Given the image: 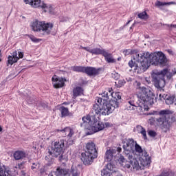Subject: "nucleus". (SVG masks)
I'll return each mask as SVG.
<instances>
[{"instance_id":"nucleus-1","label":"nucleus","mask_w":176,"mask_h":176,"mask_svg":"<svg viewBox=\"0 0 176 176\" xmlns=\"http://www.w3.org/2000/svg\"><path fill=\"white\" fill-rule=\"evenodd\" d=\"M135 146V142L133 139H127L124 145V153L126 154L127 159L129 161H127L123 155H121L118 160L120 164L124 167V168H133V171H138L140 170H144V167L149 166L151 164V157L148 155V153L144 152V155L140 157L139 160L142 166H140V163L137 159L133 157L131 152H134V146Z\"/></svg>"},{"instance_id":"nucleus-2","label":"nucleus","mask_w":176,"mask_h":176,"mask_svg":"<svg viewBox=\"0 0 176 176\" xmlns=\"http://www.w3.org/2000/svg\"><path fill=\"white\" fill-rule=\"evenodd\" d=\"M133 60L137 63L134 68L135 74H142L151 65H166L167 64V57L162 52H158L154 54L151 59L149 52L135 53L133 54Z\"/></svg>"},{"instance_id":"nucleus-3","label":"nucleus","mask_w":176,"mask_h":176,"mask_svg":"<svg viewBox=\"0 0 176 176\" xmlns=\"http://www.w3.org/2000/svg\"><path fill=\"white\" fill-rule=\"evenodd\" d=\"M170 110H161L159 111L160 117L156 118L155 123L158 127L162 130L164 133H168L173 126V123L175 122V117L170 116Z\"/></svg>"},{"instance_id":"nucleus-4","label":"nucleus","mask_w":176,"mask_h":176,"mask_svg":"<svg viewBox=\"0 0 176 176\" xmlns=\"http://www.w3.org/2000/svg\"><path fill=\"white\" fill-rule=\"evenodd\" d=\"M82 120L83 123H87L89 125L85 126V130H87V135H91V134L104 130V122L98 121V119L96 116L91 115L90 113L82 117Z\"/></svg>"},{"instance_id":"nucleus-5","label":"nucleus","mask_w":176,"mask_h":176,"mask_svg":"<svg viewBox=\"0 0 176 176\" xmlns=\"http://www.w3.org/2000/svg\"><path fill=\"white\" fill-rule=\"evenodd\" d=\"M54 25L52 23H45V21H34L31 24V28L34 32H42V36L45 35H50Z\"/></svg>"},{"instance_id":"nucleus-6","label":"nucleus","mask_w":176,"mask_h":176,"mask_svg":"<svg viewBox=\"0 0 176 176\" xmlns=\"http://www.w3.org/2000/svg\"><path fill=\"white\" fill-rule=\"evenodd\" d=\"M80 49H82L83 50H86L88 53H91V54H94L95 56H103L105 61L108 63H116V60L113 58L112 56V54L107 52L105 49H100L98 47L90 49L89 47H83L82 45L80 46Z\"/></svg>"},{"instance_id":"nucleus-7","label":"nucleus","mask_w":176,"mask_h":176,"mask_svg":"<svg viewBox=\"0 0 176 176\" xmlns=\"http://www.w3.org/2000/svg\"><path fill=\"white\" fill-rule=\"evenodd\" d=\"M67 148L68 145L67 144V140L59 139L52 144L50 149L53 151L55 156H58V160L59 162H61L63 157H64V153Z\"/></svg>"},{"instance_id":"nucleus-8","label":"nucleus","mask_w":176,"mask_h":176,"mask_svg":"<svg viewBox=\"0 0 176 176\" xmlns=\"http://www.w3.org/2000/svg\"><path fill=\"white\" fill-rule=\"evenodd\" d=\"M167 72H168V69H164L160 72H153L151 77L155 87L157 89H163V87L166 86V80L164 79V76L167 75Z\"/></svg>"},{"instance_id":"nucleus-9","label":"nucleus","mask_w":176,"mask_h":176,"mask_svg":"<svg viewBox=\"0 0 176 176\" xmlns=\"http://www.w3.org/2000/svg\"><path fill=\"white\" fill-rule=\"evenodd\" d=\"M116 108H119V102L117 100H109V102H103L102 105V116H107V115H111Z\"/></svg>"},{"instance_id":"nucleus-10","label":"nucleus","mask_w":176,"mask_h":176,"mask_svg":"<svg viewBox=\"0 0 176 176\" xmlns=\"http://www.w3.org/2000/svg\"><path fill=\"white\" fill-rule=\"evenodd\" d=\"M138 97H139L140 100L144 102V104L145 102H146V104H150L151 105L154 104L153 100L155 98H153V93L148 89L143 88L142 93H140Z\"/></svg>"},{"instance_id":"nucleus-11","label":"nucleus","mask_w":176,"mask_h":176,"mask_svg":"<svg viewBox=\"0 0 176 176\" xmlns=\"http://www.w3.org/2000/svg\"><path fill=\"white\" fill-rule=\"evenodd\" d=\"M97 156L86 151L81 153V161L85 166H90L94 162V159H97Z\"/></svg>"},{"instance_id":"nucleus-12","label":"nucleus","mask_w":176,"mask_h":176,"mask_svg":"<svg viewBox=\"0 0 176 176\" xmlns=\"http://www.w3.org/2000/svg\"><path fill=\"white\" fill-rule=\"evenodd\" d=\"M67 80L62 77H58L56 75H54L52 78V81L55 82L54 84V89H60V87H63L64 85H65V81Z\"/></svg>"},{"instance_id":"nucleus-13","label":"nucleus","mask_w":176,"mask_h":176,"mask_svg":"<svg viewBox=\"0 0 176 176\" xmlns=\"http://www.w3.org/2000/svg\"><path fill=\"white\" fill-rule=\"evenodd\" d=\"M102 69L101 67L97 69L93 67H85L84 74H86L88 76H97V75H100Z\"/></svg>"},{"instance_id":"nucleus-14","label":"nucleus","mask_w":176,"mask_h":176,"mask_svg":"<svg viewBox=\"0 0 176 176\" xmlns=\"http://www.w3.org/2000/svg\"><path fill=\"white\" fill-rule=\"evenodd\" d=\"M31 6L35 8H41V9H46L47 10H49V12H52V10H53V7H52V6H47V4L42 2L41 0H34Z\"/></svg>"},{"instance_id":"nucleus-15","label":"nucleus","mask_w":176,"mask_h":176,"mask_svg":"<svg viewBox=\"0 0 176 176\" xmlns=\"http://www.w3.org/2000/svg\"><path fill=\"white\" fill-rule=\"evenodd\" d=\"M160 100H162V98L165 100V102L167 105H173V104H175V105H176L175 95L160 94Z\"/></svg>"},{"instance_id":"nucleus-16","label":"nucleus","mask_w":176,"mask_h":176,"mask_svg":"<svg viewBox=\"0 0 176 176\" xmlns=\"http://www.w3.org/2000/svg\"><path fill=\"white\" fill-rule=\"evenodd\" d=\"M85 152L91 153V155H94V156H98V151H97V148H96V144L92 141L87 143Z\"/></svg>"},{"instance_id":"nucleus-17","label":"nucleus","mask_w":176,"mask_h":176,"mask_svg":"<svg viewBox=\"0 0 176 176\" xmlns=\"http://www.w3.org/2000/svg\"><path fill=\"white\" fill-rule=\"evenodd\" d=\"M113 168H115V165L112 162L108 163L104 168L101 170L102 176H111L112 173H113Z\"/></svg>"},{"instance_id":"nucleus-18","label":"nucleus","mask_w":176,"mask_h":176,"mask_svg":"<svg viewBox=\"0 0 176 176\" xmlns=\"http://www.w3.org/2000/svg\"><path fill=\"white\" fill-rule=\"evenodd\" d=\"M90 115H91L92 116H96H96H101V113H102V107L101 108V107H100V104L95 103L93 105V108L91 109V111L89 112Z\"/></svg>"},{"instance_id":"nucleus-19","label":"nucleus","mask_w":176,"mask_h":176,"mask_svg":"<svg viewBox=\"0 0 176 176\" xmlns=\"http://www.w3.org/2000/svg\"><path fill=\"white\" fill-rule=\"evenodd\" d=\"M54 157H58V156H56L53 150L48 148L47 155L45 157V160L49 163V164H52L54 161Z\"/></svg>"},{"instance_id":"nucleus-20","label":"nucleus","mask_w":176,"mask_h":176,"mask_svg":"<svg viewBox=\"0 0 176 176\" xmlns=\"http://www.w3.org/2000/svg\"><path fill=\"white\" fill-rule=\"evenodd\" d=\"M58 132L65 133V135H66L68 138H72L74 134H75V131H74V129L70 126H66L63 129H58Z\"/></svg>"},{"instance_id":"nucleus-21","label":"nucleus","mask_w":176,"mask_h":176,"mask_svg":"<svg viewBox=\"0 0 176 176\" xmlns=\"http://www.w3.org/2000/svg\"><path fill=\"white\" fill-rule=\"evenodd\" d=\"M115 153H116V149L115 148L107 150L104 155L105 162H111L112 159H113V155H115Z\"/></svg>"},{"instance_id":"nucleus-22","label":"nucleus","mask_w":176,"mask_h":176,"mask_svg":"<svg viewBox=\"0 0 176 176\" xmlns=\"http://www.w3.org/2000/svg\"><path fill=\"white\" fill-rule=\"evenodd\" d=\"M7 65H13L14 63L19 61V56H17V51H14L12 53V56H8Z\"/></svg>"},{"instance_id":"nucleus-23","label":"nucleus","mask_w":176,"mask_h":176,"mask_svg":"<svg viewBox=\"0 0 176 176\" xmlns=\"http://www.w3.org/2000/svg\"><path fill=\"white\" fill-rule=\"evenodd\" d=\"M15 160H21L27 157V153L23 151H16L13 154Z\"/></svg>"},{"instance_id":"nucleus-24","label":"nucleus","mask_w":176,"mask_h":176,"mask_svg":"<svg viewBox=\"0 0 176 176\" xmlns=\"http://www.w3.org/2000/svg\"><path fill=\"white\" fill-rule=\"evenodd\" d=\"M109 93L111 97H112V98H114L110 100V101H117L118 102V100H120L122 98V96H120V92H113V89L112 88H109Z\"/></svg>"},{"instance_id":"nucleus-25","label":"nucleus","mask_w":176,"mask_h":176,"mask_svg":"<svg viewBox=\"0 0 176 176\" xmlns=\"http://www.w3.org/2000/svg\"><path fill=\"white\" fill-rule=\"evenodd\" d=\"M83 88L81 87H76L75 88L73 89V97L75 100L76 97H80V96H83Z\"/></svg>"},{"instance_id":"nucleus-26","label":"nucleus","mask_w":176,"mask_h":176,"mask_svg":"<svg viewBox=\"0 0 176 176\" xmlns=\"http://www.w3.org/2000/svg\"><path fill=\"white\" fill-rule=\"evenodd\" d=\"M59 111L61 113V118H67V116H72V113L69 112L68 108L61 106L59 108Z\"/></svg>"},{"instance_id":"nucleus-27","label":"nucleus","mask_w":176,"mask_h":176,"mask_svg":"<svg viewBox=\"0 0 176 176\" xmlns=\"http://www.w3.org/2000/svg\"><path fill=\"white\" fill-rule=\"evenodd\" d=\"M9 169L6 168V166L0 163V176H9Z\"/></svg>"},{"instance_id":"nucleus-28","label":"nucleus","mask_w":176,"mask_h":176,"mask_svg":"<svg viewBox=\"0 0 176 176\" xmlns=\"http://www.w3.org/2000/svg\"><path fill=\"white\" fill-rule=\"evenodd\" d=\"M127 107H129V109H134L135 107V100H134V96H132L131 99H128L126 101Z\"/></svg>"},{"instance_id":"nucleus-29","label":"nucleus","mask_w":176,"mask_h":176,"mask_svg":"<svg viewBox=\"0 0 176 176\" xmlns=\"http://www.w3.org/2000/svg\"><path fill=\"white\" fill-rule=\"evenodd\" d=\"M71 176H80V170L78 168V166H72L70 170Z\"/></svg>"},{"instance_id":"nucleus-30","label":"nucleus","mask_w":176,"mask_h":176,"mask_svg":"<svg viewBox=\"0 0 176 176\" xmlns=\"http://www.w3.org/2000/svg\"><path fill=\"white\" fill-rule=\"evenodd\" d=\"M56 176H65L68 174V171L65 169L60 168V167L57 168L55 171Z\"/></svg>"},{"instance_id":"nucleus-31","label":"nucleus","mask_w":176,"mask_h":176,"mask_svg":"<svg viewBox=\"0 0 176 176\" xmlns=\"http://www.w3.org/2000/svg\"><path fill=\"white\" fill-rule=\"evenodd\" d=\"M85 67L83 66H72L70 67V69H72V71H74V72H81L82 74H85Z\"/></svg>"},{"instance_id":"nucleus-32","label":"nucleus","mask_w":176,"mask_h":176,"mask_svg":"<svg viewBox=\"0 0 176 176\" xmlns=\"http://www.w3.org/2000/svg\"><path fill=\"white\" fill-rule=\"evenodd\" d=\"M166 5H175V2L170 1V2H162L160 1H157L155 3V6L157 8H160V6H166Z\"/></svg>"},{"instance_id":"nucleus-33","label":"nucleus","mask_w":176,"mask_h":176,"mask_svg":"<svg viewBox=\"0 0 176 176\" xmlns=\"http://www.w3.org/2000/svg\"><path fill=\"white\" fill-rule=\"evenodd\" d=\"M102 97L103 98V102H108V100H109V97H111V95L109 94V88H108V89L102 93Z\"/></svg>"},{"instance_id":"nucleus-34","label":"nucleus","mask_w":176,"mask_h":176,"mask_svg":"<svg viewBox=\"0 0 176 176\" xmlns=\"http://www.w3.org/2000/svg\"><path fill=\"white\" fill-rule=\"evenodd\" d=\"M134 148L135 152H137L138 153H142L144 152V150H142V147H141L140 144H137V142H135Z\"/></svg>"},{"instance_id":"nucleus-35","label":"nucleus","mask_w":176,"mask_h":176,"mask_svg":"<svg viewBox=\"0 0 176 176\" xmlns=\"http://www.w3.org/2000/svg\"><path fill=\"white\" fill-rule=\"evenodd\" d=\"M138 16L139 19H141L142 20H146V19H148V14L146 11L139 13Z\"/></svg>"},{"instance_id":"nucleus-36","label":"nucleus","mask_w":176,"mask_h":176,"mask_svg":"<svg viewBox=\"0 0 176 176\" xmlns=\"http://www.w3.org/2000/svg\"><path fill=\"white\" fill-rule=\"evenodd\" d=\"M137 60H134V58L129 61L128 65L130 68H135L137 65Z\"/></svg>"},{"instance_id":"nucleus-37","label":"nucleus","mask_w":176,"mask_h":176,"mask_svg":"<svg viewBox=\"0 0 176 176\" xmlns=\"http://www.w3.org/2000/svg\"><path fill=\"white\" fill-rule=\"evenodd\" d=\"M117 87H123L126 85V80L124 79L119 80L118 82H116Z\"/></svg>"},{"instance_id":"nucleus-38","label":"nucleus","mask_w":176,"mask_h":176,"mask_svg":"<svg viewBox=\"0 0 176 176\" xmlns=\"http://www.w3.org/2000/svg\"><path fill=\"white\" fill-rule=\"evenodd\" d=\"M29 38L30 40H32V42H34V43H39V42H41V41H42V39L37 38L34 35H30Z\"/></svg>"},{"instance_id":"nucleus-39","label":"nucleus","mask_w":176,"mask_h":176,"mask_svg":"<svg viewBox=\"0 0 176 176\" xmlns=\"http://www.w3.org/2000/svg\"><path fill=\"white\" fill-rule=\"evenodd\" d=\"M74 144H75V142L74 140H72L71 138H69L68 140L66 141V145H67L68 148H69L71 145H74Z\"/></svg>"},{"instance_id":"nucleus-40","label":"nucleus","mask_w":176,"mask_h":176,"mask_svg":"<svg viewBox=\"0 0 176 176\" xmlns=\"http://www.w3.org/2000/svg\"><path fill=\"white\" fill-rule=\"evenodd\" d=\"M111 76L112 78H113V79H115V80H118V79L120 78V75L119 74V73H116V72H114L113 73H112Z\"/></svg>"},{"instance_id":"nucleus-41","label":"nucleus","mask_w":176,"mask_h":176,"mask_svg":"<svg viewBox=\"0 0 176 176\" xmlns=\"http://www.w3.org/2000/svg\"><path fill=\"white\" fill-rule=\"evenodd\" d=\"M148 134L150 137H152L153 138H155V137H156V135H157V133H156V131H153V130L148 131Z\"/></svg>"},{"instance_id":"nucleus-42","label":"nucleus","mask_w":176,"mask_h":176,"mask_svg":"<svg viewBox=\"0 0 176 176\" xmlns=\"http://www.w3.org/2000/svg\"><path fill=\"white\" fill-rule=\"evenodd\" d=\"M24 164H25V162L19 163L16 165V168H19V170H23V168H24Z\"/></svg>"},{"instance_id":"nucleus-43","label":"nucleus","mask_w":176,"mask_h":176,"mask_svg":"<svg viewBox=\"0 0 176 176\" xmlns=\"http://www.w3.org/2000/svg\"><path fill=\"white\" fill-rule=\"evenodd\" d=\"M140 134H142L144 140H148V137L146 136V131L145 129L141 131Z\"/></svg>"},{"instance_id":"nucleus-44","label":"nucleus","mask_w":176,"mask_h":176,"mask_svg":"<svg viewBox=\"0 0 176 176\" xmlns=\"http://www.w3.org/2000/svg\"><path fill=\"white\" fill-rule=\"evenodd\" d=\"M136 129L138 131V133H141V131H144V130H145L141 125L136 126Z\"/></svg>"},{"instance_id":"nucleus-45","label":"nucleus","mask_w":176,"mask_h":176,"mask_svg":"<svg viewBox=\"0 0 176 176\" xmlns=\"http://www.w3.org/2000/svg\"><path fill=\"white\" fill-rule=\"evenodd\" d=\"M41 175H43L46 174V169L45 168V166H43L39 170Z\"/></svg>"},{"instance_id":"nucleus-46","label":"nucleus","mask_w":176,"mask_h":176,"mask_svg":"<svg viewBox=\"0 0 176 176\" xmlns=\"http://www.w3.org/2000/svg\"><path fill=\"white\" fill-rule=\"evenodd\" d=\"M96 102H98V104H101L102 101H104V98H100V97H96Z\"/></svg>"},{"instance_id":"nucleus-47","label":"nucleus","mask_w":176,"mask_h":176,"mask_svg":"<svg viewBox=\"0 0 176 176\" xmlns=\"http://www.w3.org/2000/svg\"><path fill=\"white\" fill-rule=\"evenodd\" d=\"M25 3H26V5H32V3H34V0H24Z\"/></svg>"},{"instance_id":"nucleus-48","label":"nucleus","mask_w":176,"mask_h":176,"mask_svg":"<svg viewBox=\"0 0 176 176\" xmlns=\"http://www.w3.org/2000/svg\"><path fill=\"white\" fill-rule=\"evenodd\" d=\"M106 127H112V123L111 122H105L104 124V129Z\"/></svg>"},{"instance_id":"nucleus-49","label":"nucleus","mask_w":176,"mask_h":176,"mask_svg":"<svg viewBox=\"0 0 176 176\" xmlns=\"http://www.w3.org/2000/svg\"><path fill=\"white\" fill-rule=\"evenodd\" d=\"M134 85H136V89H141V83L140 82L135 81Z\"/></svg>"},{"instance_id":"nucleus-50","label":"nucleus","mask_w":176,"mask_h":176,"mask_svg":"<svg viewBox=\"0 0 176 176\" xmlns=\"http://www.w3.org/2000/svg\"><path fill=\"white\" fill-rule=\"evenodd\" d=\"M23 57H24V53L23 52H19V60H20V58H23Z\"/></svg>"},{"instance_id":"nucleus-51","label":"nucleus","mask_w":176,"mask_h":176,"mask_svg":"<svg viewBox=\"0 0 176 176\" xmlns=\"http://www.w3.org/2000/svg\"><path fill=\"white\" fill-rule=\"evenodd\" d=\"M38 167V163H33L32 166H31L32 170H35Z\"/></svg>"},{"instance_id":"nucleus-52","label":"nucleus","mask_w":176,"mask_h":176,"mask_svg":"<svg viewBox=\"0 0 176 176\" xmlns=\"http://www.w3.org/2000/svg\"><path fill=\"white\" fill-rule=\"evenodd\" d=\"M48 176H56V171L50 173Z\"/></svg>"},{"instance_id":"nucleus-53","label":"nucleus","mask_w":176,"mask_h":176,"mask_svg":"<svg viewBox=\"0 0 176 176\" xmlns=\"http://www.w3.org/2000/svg\"><path fill=\"white\" fill-rule=\"evenodd\" d=\"M116 151L118 152V153H120V152H122V147H118Z\"/></svg>"},{"instance_id":"nucleus-54","label":"nucleus","mask_w":176,"mask_h":176,"mask_svg":"<svg viewBox=\"0 0 176 176\" xmlns=\"http://www.w3.org/2000/svg\"><path fill=\"white\" fill-rule=\"evenodd\" d=\"M26 175V173L24 170H21V176H25Z\"/></svg>"},{"instance_id":"nucleus-55","label":"nucleus","mask_w":176,"mask_h":176,"mask_svg":"<svg viewBox=\"0 0 176 176\" xmlns=\"http://www.w3.org/2000/svg\"><path fill=\"white\" fill-rule=\"evenodd\" d=\"M167 27H169L170 28H175L176 25H167Z\"/></svg>"},{"instance_id":"nucleus-56","label":"nucleus","mask_w":176,"mask_h":176,"mask_svg":"<svg viewBox=\"0 0 176 176\" xmlns=\"http://www.w3.org/2000/svg\"><path fill=\"white\" fill-rule=\"evenodd\" d=\"M63 105H69V102H65L63 103Z\"/></svg>"},{"instance_id":"nucleus-57","label":"nucleus","mask_w":176,"mask_h":176,"mask_svg":"<svg viewBox=\"0 0 176 176\" xmlns=\"http://www.w3.org/2000/svg\"><path fill=\"white\" fill-rule=\"evenodd\" d=\"M131 23V20L128 21V22L126 23V25H129Z\"/></svg>"},{"instance_id":"nucleus-58","label":"nucleus","mask_w":176,"mask_h":176,"mask_svg":"<svg viewBox=\"0 0 176 176\" xmlns=\"http://www.w3.org/2000/svg\"><path fill=\"white\" fill-rule=\"evenodd\" d=\"M3 129H2V126H0V133L1 131H2Z\"/></svg>"},{"instance_id":"nucleus-59","label":"nucleus","mask_w":176,"mask_h":176,"mask_svg":"<svg viewBox=\"0 0 176 176\" xmlns=\"http://www.w3.org/2000/svg\"><path fill=\"white\" fill-rule=\"evenodd\" d=\"M0 57H2V53L1 50H0Z\"/></svg>"},{"instance_id":"nucleus-60","label":"nucleus","mask_w":176,"mask_h":176,"mask_svg":"<svg viewBox=\"0 0 176 176\" xmlns=\"http://www.w3.org/2000/svg\"><path fill=\"white\" fill-rule=\"evenodd\" d=\"M150 120H153V118H151L150 119Z\"/></svg>"},{"instance_id":"nucleus-61","label":"nucleus","mask_w":176,"mask_h":176,"mask_svg":"<svg viewBox=\"0 0 176 176\" xmlns=\"http://www.w3.org/2000/svg\"><path fill=\"white\" fill-rule=\"evenodd\" d=\"M140 108H142V106L140 105Z\"/></svg>"},{"instance_id":"nucleus-62","label":"nucleus","mask_w":176,"mask_h":176,"mask_svg":"<svg viewBox=\"0 0 176 176\" xmlns=\"http://www.w3.org/2000/svg\"><path fill=\"white\" fill-rule=\"evenodd\" d=\"M45 12H47V10H45Z\"/></svg>"},{"instance_id":"nucleus-63","label":"nucleus","mask_w":176,"mask_h":176,"mask_svg":"<svg viewBox=\"0 0 176 176\" xmlns=\"http://www.w3.org/2000/svg\"><path fill=\"white\" fill-rule=\"evenodd\" d=\"M0 61H1V58H0Z\"/></svg>"}]
</instances>
